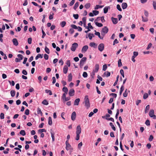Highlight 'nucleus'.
Listing matches in <instances>:
<instances>
[{
  "mask_svg": "<svg viewBox=\"0 0 156 156\" xmlns=\"http://www.w3.org/2000/svg\"><path fill=\"white\" fill-rule=\"evenodd\" d=\"M124 90V86L123 85H122L121 86V87L120 88V92H119V94L120 95H121L122 93V92Z\"/></svg>",
  "mask_w": 156,
  "mask_h": 156,
  "instance_id": "nucleus-30",
  "label": "nucleus"
},
{
  "mask_svg": "<svg viewBox=\"0 0 156 156\" xmlns=\"http://www.w3.org/2000/svg\"><path fill=\"white\" fill-rule=\"evenodd\" d=\"M68 89L66 87H64L62 88V91L65 93L67 94L68 91Z\"/></svg>",
  "mask_w": 156,
  "mask_h": 156,
  "instance_id": "nucleus-21",
  "label": "nucleus"
},
{
  "mask_svg": "<svg viewBox=\"0 0 156 156\" xmlns=\"http://www.w3.org/2000/svg\"><path fill=\"white\" fill-rule=\"evenodd\" d=\"M45 52L47 53L48 54H49L50 53V51L49 49H48V48L46 46L45 48Z\"/></svg>",
  "mask_w": 156,
  "mask_h": 156,
  "instance_id": "nucleus-41",
  "label": "nucleus"
},
{
  "mask_svg": "<svg viewBox=\"0 0 156 156\" xmlns=\"http://www.w3.org/2000/svg\"><path fill=\"white\" fill-rule=\"evenodd\" d=\"M96 20L95 21V23L96 25L98 27H102L103 26V24L102 23H99L98 22H95Z\"/></svg>",
  "mask_w": 156,
  "mask_h": 156,
  "instance_id": "nucleus-26",
  "label": "nucleus"
},
{
  "mask_svg": "<svg viewBox=\"0 0 156 156\" xmlns=\"http://www.w3.org/2000/svg\"><path fill=\"white\" fill-rule=\"evenodd\" d=\"M42 55H41L40 54H38L35 57V59L37 60L39 58H43Z\"/></svg>",
  "mask_w": 156,
  "mask_h": 156,
  "instance_id": "nucleus-24",
  "label": "nucleus"
},
{
  "mask_svg": "<svg viewBox=\"0 0 156 156\" xmlns=\"http://www.w3.org/2000/svg\"><path fill=\"white\" fill-rule=\"evenodd\" d=\"M12 41L14 45L16 46L18 45V42L16 38L13 39L12 40Z\"/></svg>",
  "mask_w": 156,
  "mask_h": 156,
  "instance_id": "nucleus-13",
  "label": "nucleus"
},
{
  "mask_svg": "<svg viewBox=\"0 0 156 156\" xmlns=\"http://www.w3.org/2000/svg\"><path fill=\"white\" fill-rule=\"evenodd\" d=\"M76 114L75 112H73L71 115V119L72 120L74 121L76 119Z\"/></svg>",
  "mask_w": 156,
  "mask_h": 156,
  "instance_id": "nucleus-12",
  "label": "nucleus"
},
{
  "mask_svg": "<svg viewBox=\"0 0 156 156\" xmlns=\"http://www.w3.org/2000/svg\"><path fill=\"white\" fill-rule=\"evenodd\" d=\"M127 89H126L125 92L123 93V96L124 97H126L128 95V92H127Z\"/></svg>",
  "mask_w": 156,
  "mask_h": 156,
  "instance_id": "nucleus-42",
  "label": "nucleus"
},
{
  "mask_svg": "<svg viewBox=\"0 0 156 156\" xmlns=\"http://www.w3.org/2000/svg\"><path fill=\"white\" fill-rule=\"evenodd\" d=\"M119 110L118 109H117V112H116V114L115 116V118L116 119H118V116L119 115Z\"/></svg>",
  "mask_w": 156,
  "mask_h": 156,
  "instance_id": "nucleus-58",
  "label": "nucleus"
},
{
  "mask_svg": "<svg viewBox=\"0 0 156 156\" xmlns=\"http://www.w3.org/2000/svg\"><path fill=\"white\" fill-rule=\"evenodd\" d=\"M72 79V75L71 73L69 74L68 76V80L69 82L71 81Z\"/></svg>",
  "mask_w": 156,
  "mask_h": 156,
  "instance_id": "nucleus-22",
  "label": "nucleus"
},
{
  "mask_svg": "<svg viewBox=\"0 0 156 156\" xmlns=\"http://www.w3.org/2000/svg\"><path fill=\"white\" fill-rule=\"evenodd\" d=\"M75 2V0H72L70 3L69 5L70 6H71L73 5Z\"/></svg>",
  "mask_w": 156,
  "mask_h": 156,
  "instance_id": "nucleus-64",
  "label": "nucleus"
},
{
  "mask_svg": "<svg viewBox=\"0 0 156 156\" xmlns=\"http://www.w3.org/2000/svg\"><path fill=\"white\" fill-rule=\"evenodd\" d=\"M37 113L38 114H41V115H42V113L40 108H38L37 110Z\"/></svg>",
  "mask_w": 156,
  "mask_h": 156,
  "instance_id": "nucleus-43",
  "label": "nucleus"
},
{
  "mask_svg": "<svg viewBox=\"0 0 156 156\" xmlns=\"http://www.w3.org/2000/svg\"><path fill=\"white\" fill-rule=\"evenodd\" d=\"M87 74L86 72H84L83 73V76L84 77L86 78L87 76Z\"/></svg>",
  "mask_w": 156,
  "mask_h": 156,
  "instance_id": "nucleus-53",
  "label": "nucleus"
},
{
  "mask_svg": "<svg viewBox=\"0 0 156 156\" xmlns=\"http://www.w3.org/2000/svg\"><path fill=\"white\" fill-rule=\"evenodd\" d=\"M93 12L94 15L96 16L99 14V12L98 11L93 10Z\"/></svg>",
  "mask_w": 156,
  "mask_h": 156,
  "instance_id": "nucleus-47",
  "label": "nucleus"
},
{
  "mask_svg": "<svg viewBox=\"0 0 156 156\" xmlns=\"http://www.w3.org/2000/svg\"><path fill=\"white\" fill-rule=\"evenodd\" d=\"M66 148L67 150L68 151L71 149V146L69 143V141L68 140H66Z\"/></svg>",
  "mask_w": 156,
  "mask_h": 156,
  "instance_id": "nucleus-8",
  "label": "nucleus"
},
{
  "mask_svg": "<svg viewBox=\"0 0 156 156\" xmlns=\"http://www.w3.org/2000/svg\"><path fill=\"white\" fill-rule=\"evenodd\" d=\"M89 45L90 46L92 47H94V48H96L97 46V45L94 42H90V43Z\"/></svg>",
  "mask_w": 156,
  "mask_h": 156,
  "instance_id": "nucleus-27",
  "label": "nucleus"
},
{
  "mask_svg": "<svg viewBox=\"0 0 156 156\" xmlns=\"http://www.w3.org/2000/svg\"><path fill=\"white\" fill-rule=\"evenodd\" d=\"M145 123L147 126H150V122L149 120L148 119L145 122Z\"/></svg>",
  "mask_w": 156,
  "mask_h": 156,
  "instance_id": "nucleus-56",
  "label": "nucleus"
},
{
  "mask_svg": "<svg viewBox=\"0 0 156 156\" xmlns=\"http://www.w3.org/2000/svg\"><path fill=\"white\" fill-rule=\"evenodd\" d=\"M109 125L110 126H111L112 129L114 131H115L116 128L113 125V123L112 122H110L109 123Z\"/></svg>",
  "mask_w": 156,
  "mask_h": 156,
  "instance_id": "nucleus-34",
  "label": "nucleus"
},
{
  "mask_svg": "<svg viewBox=\"0 0 156 156\" xmlns=\"http://www.w3.org/2000/svg\"><path fill=\"white\" fill-rule=\"evenodd\" d=\"M45 92L46 93H49V95H50L52 94V92L50 90L46 89L45 90Z\"/></svg>",
  "mask_w": 156,
  "mask_h": 156,
  "instance_id": "nucleus-36",
  "label": "nucleus"
},
{
  "mask_svg": "<svg viewBox=\"0 0 156 156\" xmlns=\"http://www.w3.org/2000/svg\"><path fill=\"white\" fill-rule=\"evenodd\" d=\"M38 131L39 132L41 133H42L43 132H46V130L44 129H39Z\"/></svg>",
  "mask_w": 156,
  "mask_h": 156,
  "instance_id": "nucleus-59",
  "label": "nucleus"
},
{
  "mask_svg": "<svg viewBox=\"0 0 156 156\" xmlns=\"http://www.w3.org/2000/svg\"><path fill=\"white\" fill-rule=\"evenodd\" d=\"M84 103L85 106L87 109L90 106L89 100L87 95H86L84 98Z\"/></svg>",
  "mask_w": 156,
  "mask_h": 156,
  "instance_id": "nucleus-2",
  "label": "nucleus"
},
{
  "mask_svg": "<svg viewBox=\"0 0 156 156\" xmlns=\"http://www.w3.org/2000/svg\"><path fill=\"white\" fill-rule=\"evenodd\" d=\"M133 56L136 57L138 55V52L137 51H134L133 53Z\"/></svg>",
  "mask_w": 156,
  "mask_h": 156,
  "instance_id": "nucleus-50",
  "label": "nucleus"
},
{
  "mask_svg": "<svg viewBox=\"0 0 156 156\" xmlns=\"http://www.w3.org/2000/svg\"><path fill=\"white\" fill-rule=\"evenodd\" d=\"M78 46V44L76 43H73L72 45V46L71 47V51H74L76 48H77Z\"/></svg>",
  "mask_w": 156,
  "mask_h": 156,
  "instance_id": "nucleus-6",
  "label": "nucleus"
},
{
  "mask_svg": "<svg viewBox=\"0 0 156 156\" xmlns=\"http://www.w3.org/2000/svg\"><path fill=\"white\" fill-rule=\"evenodd\" d=\"M87 58L86 57H83L80 61V66L81 68H82L83 66L84 62L86 61Z\"/></svg>",
  "mask_w": 156,
  "mask_h": 156,
  "instance_id": "nucleus-4",
  "label": "nucleus"
},
{
  "mask_svg": "<svg viewBox=\"0 0 156 156\" xmlns=\"http://www.w3.org/2000/svg\"><path fill=\"white\" fill-rule=\"evenodd\" d=\"M108 31V29L107 27H105L102 29L101 34L103 36L107 34Z\"/></svg>",
  "mask_w": 156,
  "mask_h": 156,
  "instance_id": "nucleus-3",
  "label": "nucleus"
},
{
  "mask_svg": "<svg viewBox=\"0 0 156 156\" xmlns=\"http://www.w3.org/2000/svg\"><path fill=\"white\" fill-rule=\"evenodd\" d=\"M82 21L83 23V25L84 27H86L87 26H86V17H84L82 18Z\"/></svg>",
  "mask_w": 156,
  "mask_h": 156,
  "instance_id": "nucleus-19",
  "label": "nucleus"
},
{
  "mask_svg": "<svg viewBox=\"0 0 156 156\" xmlns=\"http://www.w3.org/2000/svg\"><path fill=\"white\" fill-rule=\"evenodd\" d=\"M154 114V110L152 109L149 112V115L152 118L154 119H156V116Z\"/></svg>",
  "mask_w": 156,
  "mask_h": 156,
  "instance_id": "nucleus-5",
  "label": "nucleus"
},
{
  "mask_svg": "<svg viewBox=\"0 0 156 156\" xmlns=\"http://www.w3.org/2000/svg\"><path fill=\"white\" fill-rule=\"evenodd\" d=\"M104 74L105 76H106L107 77H108L110 76L111 73L110 72H109L108 71H106L104 73Z\"/></svg>",
  "mask_w": 156,
  "mask_h": 156,
  "instance_id": "nucleus-25",
  "label": "nucleus"
},
{
  "mask_svg": "<svg viewBox=\"0 0 156 156\" xmlns=\"http://www.w3.org/2000/svg\"><path fill=\"white\" fill-rule=\"evenodd\" d=\"M66 22L65 21H63L61 23L60 25H61V26L62 27H63L66 25Z\"/></svg>",
  "mask_w": 156,
  "mask_h": 156,
  "instance_id": "nucleus-44",
  "label": "nucleus"
},
{
  "mask_svg": "<svg viewBox=\"0 0 156 156\" xmlns=\"http://www.w3.org/2000/svg\"><path fill=\"white\" fill-rule=\"evenodd\" d=\"M80 101V99L79 98L76 99L74 101V105H78Z\"/></svg>",
  "mask_w": 156,
  "mask_h": 156,
  "instance_id": "nucleus-16",
  "label": "nucleus"
},
{
  "mask_svg": "<svg viewBox=\"0 0 156 156\" xmlns=\"http://www.w3.org/2000/svg\"><path fill=\"white\" fill-rule=\"evenodd\" d=\"M71 27H72L73 28L77 29H78V27L74 24H72L71 25Z\"/></svg>",
  "mask_w": 156,
  "mask_h": 156,
  "instance_id": "nucleus-54",
  "label": "nucleus"
},
{
  "mask_svg": "<svg viewBox=\"0 0 156 156\" xmlns=\"http://www.w3.org/2000/svg\"><path fill=\"white\" fill-rule=\"evenodd\" d=\"M22 73L23 74L25 75H27V71L24 69L23 70Z\"/></svg>",
  "mask_w": 156,
  "mask_h": 156,
  "instance_id": "nucleus-62",
  "label": "nucleus"
},
{
  "mask_svg": "<svg viewBox=\"0 0 156 156\" xmlns=\"http://www.w3.org/2000/svg\"><path fill=\"white\" fill-rule=\"evenodd\" d=\"M42 104L45 105H47L48 104V101L46 100H44L42 102Z\"/></svg>",
  "mask_w": 156,
  "mask_h": 156,
  "instance_id": "nucleus-40",
  "label": "nucleus"
},
{
  "mask_svg": "<svg viewBox=\"0 0 156 156\" xmlns=\"http://www.w3.org/2000/svg\"><path fill=\"white\" fill-rule=\"evenodd\" d=\"M20 134L23 136L26 135V133L24 130H22L20 132Z\"/></svg>",
  "mask_w": 156,
  "mask_h": 156,
  "instance_id": "nucleus-33",
  "label": "nucleus"
},
{
  "mask_svg": "<svg viewBox=\"0 0 156 156\" xmlns=\"http://www.w3.org/2000/svg\"><path fill=\"white\" fill-rule=\"evenodd\" d=\"M94 35L93 34L90 33L88 34V37L90 40H91L93 37H94Z\"/></svg>",
  "mask_w": 156,
  "mask_h": 156,
  "instance_id": "nucleus-37",
  "label": "nucleus"
},
{
  "mask_svg": "<svg viewBox=\"0 0 156 156\" xmlns=\"http://www.w3.org/2000/svg\"><path fill=\"white\" fill-rule=\"evenodd\" d=\"M148 97V94H147V93H144V95H143V98L144 99H146Z\"/></svg>",
  "mask_w": 156,
  "mask_h": 156,
  "instance_id": "nucleus-39",
  "label": "nucleus"
},
{
  "mask_svg": "<svg viewBox=\"0 0 156 156\" xmlns=\"http://www.w3.org/2000/svg\"><path fill=\"white\" fill-rule=\"evenodd\" d=\"M118 65L119 67H121L122 65V63L121 62V60L120 59H119L118 60Z\"/></svg>",
  "mask_w": 156,
  "mask_h": 156,
  "instance_id": "nucleus-45",
  "label": "nucleus"
},
{
  "mask_svg": "<svg viewBox=\"0 0 156 156\" xmlns=\"http://www.w3.org/2000/svg\"><path fill=\"white\" fill-rule=\"evenodd\" d=\"M153 5L154 7V8L155 10H156V2L155 1H153Z\"/></svg>",
  "mask_w": 156,
  "mask_h": 156,
  "instance_id": "nucleus-55",
  "label": "nucleus"
},
{
  "mask_svg": "<svg viewBox=\"0 0 156 156\" xmlns=\"http://www.w3.org/2000/svg\"><path fill=\"white\" fill-rule=\"evenodd\" d=\"M81 128L80 125H78L76 127V140H78L80 138V134L81 132Z\"/></svg>",
  "mask_w": 156,
  "mask_h": 156,
  "instance_id": "nucleus-1",
  "label": "nucleus"
},
{
  "mask_svg": "<svg viewBox=\"0 0 156 156\" xmlns=\"http://www.w3.org/2000/svg\"><path fill=\"white\" fill-rule=\"evenodd\" d=\"M75 90L73 89H71L69 90V95L70 96H73L74 95Z\"/></svg>",
  "mask_w": 156,
  "mask_h": 156,
  "instance_id": "nucleus-10",
  "label": "nucleus"
},
{
  "mask_svg": "<svg viewBox=\"0 0 156 156\" xmlns=\"http://www.w3.org/2000/svg\"><path fill=\"white\" fill-rule=\"evenodd\" d=\"M150 108V105H147L146 107L145 113H147L148 112V111Z\"/></svg>",
  "mask_w": 156,
  "mask_h": 156,
  "instance_id": "nucleus-29",
  "label": "nucleus"
},
{
  "mask_svg": "<svg viewBox=\"0 0 156 156\" xmlns=\"http://www.w3.org/2000/svg\"><path fill=\"white\" fill-rule=\"evenodd\" d=\"M90 6V3H88L86 4L85 5L84 7L86 9H88L89 8Z\"/></svg>",
  "mask_w": 156,
  "mask_h": 156,
  "instance_id": "nucleus-38",
  "label": "nucleus"
},
{
  "mask_svg": "<svg viewBox=\"0 0 156 156\" xmlns=\"http://www.w3.org/2000/svg\"><path fill=\"white\" fill-rule=\"evenodd\" d=\"M73 16L75 19H77L79 17V15L78 14H73Z\"/></svg>",
  "mask_w": 156,
  "mask_h": 156,
  "instance_id": "nucleus-60",
  "label": "nucleus"
},
{
  "mask_svg": "<svg viewBox=\"0 0 156 156\" xmlns=\"http://www.w3.org/2000/svg\"><path fill=\"white\" fill-rule=\"evenodd\" d=\"M88 47L87 45H85L83 47L82 49V52L83 53H85L86 52L88 49Z\"/></svg>",
  "mask_w": 156,
  "mask_h": 156,
  "instance_id": "nucleus-11",
  "label": "nucleus"
},
{
  "mask_svg": "<svg viewBox=\"0 0 156 156\" xmlns=\"http://www.w3.org/2000/svg\"><path fill=\"white\" fill-rule=\"evenodd\" d=\"M111 19L113 24H116L118 23V19L117 18L112 17Z\"/></svg>",
  "mask_w": 156,
  "mask_h": 156,
  "instance_id": "nucleus-14",
  "label": "nucleus"
},
{
  "mask_svg": "<svg viewBox=\"0 0 156 156\" xmlns=\"http://www.w3.org/2000/svg\"><path fill=\"white\" fill-rule=\"evenodd\" d=\"M44 58L45 60H48V55L45 54L44 55Z\"/></svg>",
  "mask_w": 156,
  "mask_h": 156,
  "instance_id": "nucleus-63",
  "label": "nucleus"
},
{
  "mask_svg": "<svg viewBox=\"0 0 156 156\" xmlns=\"http://www.w3.org/2000/svg\"><path fill=\"white\" fill-rule=\"evenodd\" d=\"M41 29H42V38H44V37H45V36L46 35V34L45 33V32L43 30V27H42L41 28Z\"/></svg>",
  "mask_w": 156,
  "mask_h": 156,
  "instance_id": "nucleus-46",
  "label": "nucleus"
},
{
  "mask_svg": "<svg viewBox=\"0 0 156 156\" xmlns=\"http://www.w3.org/2000/svg\"><path fill=\"white\" fill-rule=\"evenodd\" d=\"M52 130L51 129V136L52 138V141H55V136H54V134L52 132Z\"/></svg>",
  "mask_w": 156,
  "mask_h": 156,
  "instance_id": "nucleus-23",
  "label": "nucleus"
},
{
  "mask_svg": "<svg viewBox=\"0 0 156 156\" xmlns=\"http://www.w3.org/2000/svg\"><path fill=\"white\" fill-rule=\"evenodd\" d=\"M117 9L120 11H122V9H121V8L120 7V5L119 4H118L117 5Z\"/></svg>",
  "mask_w": 156,
  "mask_h": 156,
  "instance_id": "nucleus-51",
  "label": "nucleus"
},
{
  "mask_svg": "<svg viewBox=\"0 0 156 156\" xmlns=\"http://www.w3.org/2000/svg\"><path fill=\"white\" fill-rule=\"evenodd\" d=\"M95 32V34L96 35L98 36V37L101 39H103V38L104 36L101 37L100 35V33L98 32H97L96 30H94Z\"/></svg>",
  "mask_w": 156,
  "mask_h": 156,
  "instance_id": "nucleus-15",
  "label": "nucleus"
},
{
  "mask_svg": "<svg viewBox=\"0 0 156 156\" xmlns=\"http://www.w3.org/2000/svg\"><path fill=\"white\" fill-rule=\"evenodd\" d=\"M104 49V45L103 43L100 44L98 46V49L100 51H102Z\"/></svg>",
  "mask_w": 156,
  "mask_h": 156,
  "instance_id": "nucleus-9",
  "label": "nucleus"
},
{
  "mask_svg": "<svg viewBox=\"0 0 156 156\" xmlns=\"http://www.w3.org/2000/svg\"><path fill=\"white\" fill-rule=\"evenodd\" d=\"M31 3L32 4H33V5H34L35 6H38L39 8H41V5H38V4H37L36 3V2H32Z\"/></svg>",
  "mask_w": 156,
  "mask_h": 156,
  "instance_id": "nucleus-48",
  "label": "nucleus"
},
{
  "mask_svg": "<svg viewBox=\"0 0 156 156\" xmlns=\"http://www.w3.org/2000/svg\"><path fill=\"white\" fill-rule=\"evenodd\" d=\"M48 124L50 125H51L52 124V121L51 118V117H48Z\"/></svg>",
  "mask_w": 156,
  "mask_h": 156,
  "instance_id": "nucleus-32",
  "label": "nucleus"
},
{
  "mask_svg": "<svg viewBox=\"0 0 156 156\" xmlns=\"http://www.w3.org/2000/svg\"><path fill=\"white\" fill-rule=\"evenodd\" d=\"M10 93L11 96L12 97H13L15 96L16 94V91L14 90H12L11 91Z\"/></svg>",
  "mask_w": 156,
  "mask_h": 156,
  "instance_id": "nucleus-28",
  "label": "nucleus"
},
{
  "mask_svg": "<svg viewBox=\"0 0 156 156\" xmlns=\"http://www.w3.org/2000/svg\"><path fill=\"white\" fill-rule=\"evenodd\" d=\"M17 57L19 58V59L20 60H22L23 59V56L21 54H18L17 55Z\"/></svg>",
  "mask_w": 156,
  "mask_h": 156,
  "instance_id": "nucleus-57",
  "label": "nucleus"
},
{
  "mask_svg": "<svg viewBox=\"0 0 156 156\" xmlns=\"http://www.w3.org/2000/svg\"><path fill=\"white\" fill-rule=\"evenodd\" d=\"M100 18H101L102 22L103 23V22H105V20L104 19V16H102L101 17H97L96 20H97L98 19H100Z\"/></svg>",
  "mask_w": 156,
  "mask_h": 156,
  "instance_id": "nucleus-35",
  "label": "nucleus"
},
{
  "mask_svg": "<svg viewBox=\"0 0 156 156\" xmlns=\"http://www.w3.org/2000/svg\"><path fill=\"white\" fill-rule=\"evenodd\" d=\"M127 4L126 3L123 2L122 4V7L123 9H125L127 7Z\"/></svg>",
  "mask_w": 156,
  "mask_h": 156,
  "instance_id": "nucleus-17",
  "label": "nucleus"
},
{
  "mask_svg": "<svg viewBox=\"0 0 156 156\" xmlns=\"http://www.w3.org/2000/svg\"><path fill=\"white\" fill-rule=\"evenodd\" d=\"M107 68V66L106 64L104 65L103 66V70L105 71Z\"/></svg>",
  "mask_w": 156,
  "mask_h": 156,
  "instance_id": "nucleus-49",
  "label": "nucleus"
},
{
  "mask_svg": "<svg viewBox=\"0 0 156 156\" xmlns=\"http://www.w3.org/2000/svg\"><path fill=\"white\" fill-rule=\"evenodd\" d=\"M25 114L27 115H28L29 114V110L28 109H26L25 111Z\"/></svg>",
  "mask_w": 156,
  "mask_h": 156,
  "instance_id": "nucleus-61",
  "label": "nucleus"
},
{
  "mask_svg": "<svg viewBox=\"0 0 156 156\" xmlns=\"http://www.w3.org/2000/svg\"><path fill=\"white\" fill-rule=\"evenodd\" d=\"M99 69V65L98 64H96L94 69H93V73H94V76L95 75V73H97Z\"/></svg>",
  "mask_w": 156,
  "mask_h": 156,
  "instance_id": "nucleus-7",
  "label": "nucleus"
},
{
  "mask_svg": "<svg viewBox=\"0 0 156 156\" xmlns=\"http://www.w3.org/2000/svg\"><path fill=\"white\" fill-rule=\"evenodd\" d=\"M32 39L31 37H29L28 39V42L29 44H30L32 43Z\"/></svg>",
  "mask_w": 156,
  "mask_h": 156,
  "instance_id": "nucleus-52",
  "label": "nucleus"
},
{
  "mask_svg": "<svg viewBox=\"0 0 156 156\" xmlns=\"http://www.w3.org/2000/svg\"><path fill=\"white\" fill-rule=\"evenodd\" d=\"M108 9H110V7L109 6H106L105 7L104 9V12L105 13H106L108 11Z\"/></svg>",
  "mask_w": 156,
  "mask_h": 156,
  "instance_id": "nucleus-20",
  "label": "nucleus"
},
{
  "mask_svg": "<svg viewBox=\"0 0 156 156\" xmlns=\"http://www.w3.org/2000/svg\"><path fill=\"white\" fill-rule=\"evenodd\" d=\"M68 68L67 66H65L63 69V72L64 73L66 74L67 72Z\"/></svg>",
  "mask_w": 156,
  "mask_h": 156,
  "instance_id": "nucleus-18",
  "label": "nucleus"
},
{
  "mask_svg": "<svg viewBox=\"0 0 156 156\" xmlns=\"http://www.w3.org/2000/svg\"><path fill=\"white\" fill-rule=\"evenodd\" d=\"M79 5V2H76L74 5L73 7V9L74 10H76V8L78 7Z\"/></svg>",
  "mask_w": 156,
  "mask_h": 156,
  "instance_id": "nucleus-31",
  "label": "nucleus"
}]
</instances>
